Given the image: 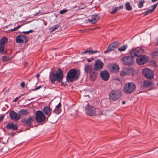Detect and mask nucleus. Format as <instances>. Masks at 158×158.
Returning <instances> with one entry per match:
<instances>
[{"label":"nucleus","mask_w":158,"mask_h":158,"mask_svg":"<svg viewBox=\"0 0 158 158\" xmlns=\"http://www.w3.org/2000/svg\"><path fill=\"white\" fill-rule=\"evenodd\" d=\"M58 72L56 71L53 72L52 73V76L51 77L50 75V78H51V82L52 84H56L55 83L56 81L59 83L61 82V85H65L64 83L62 82L63 75V72L61 69L60 68L58 69Z\"/></svg>","instance_id":"obj_1"},{"label":"nucleus","mask_w":158,"mask_h":158,"mask_svg":"<svg viewBox=\"0 0 158 158\" xmlns=\"http://www.w3.org/2000/svg\"><path fill=\"white\" fill-rule=\"evenodd\" d=\"M80 72L79 70L75 69H70L67 73L66 81L68 82H72L77 80L80 76Z\"/></svg>","instance_id":"obj_2"},{"label":"nucleus","mask_w":158,"mask_h":158,"mask_svg":"<svg viewBox=\"0 0 158 158\" xmlns=\"http://www.w3.org/2000/svg\"><path fill=\"white\" fill-rule=\"evenodd\" d=\"M130 54L131 56H126L122 58V60L124 64L128 66L131 65L135 56H138L140 55L139 52L136 50V49H132L130 51Z\"/></svg>","instance_id":"obj_3"},{"label":"nucleus","mask_w":158,"mask_h":158,"mask_svg":"<svg viewBox=\"0 0 158 158\" xmlns=\"http://www.w3.org/2000/svg\"><path fill=\"white\" fill-rule=\"evenodd\" d=\"M85 72L86 73H89V77L92 81H94L97 78L98 73L97 71L94 69L91 65L89 64L85 65L84 68Z\"/></svg>","instance_id":"obj_4"},{"label":"nucleus","mask_w":158,"mask_h":158,"mask_svg":"<svg viewBox=\"0 0 158 158\" xmlns=\"http://www.w3.org/2000/svg\"><path fill=\"white\" fill-rule=\"evenodd\" d=\"M136 50L138 51L140 55L138 56H135L137 58L136 60V61L139 65H141L145 64L148 60V57L146 56L142 55L141 53L144 52L143 50L142 49H136Z\"/></svg>","instance_id":"obj_5"},{"label":"nucleus","mask_w":158,"mask_h":158,"mask_svg":"<svg viewBox=\"0 0 158 158\" xmlns=\"http://www.w3.org/2000/svg\"><path fill=\"white\" fill-rule=\"evenodd\" d=\"M136 88L135 84L133 82H128L124 85L123 90L124 93L127 94H131L134 92Z\"/></svg>","instance_id":"obj_6"},{"label":"nucleus","mask_w":158,"mask_h":158,"mask_svg":"<svg viewBox=\"0 0 158 158\" xmlns=\"http://www.w3.org/2000/svg\"><path fill=\"white\" fill-rule=\"evenodd\" d=\"M108 96L110 101L114 102L121 97V93L118 91L112 90L109 93Z\"/></svg>","instance_id":"obj_7"},{"label":"nucleus","mask_w":158,"mask_h":158,"mask_svg":"<svg viewBox=\"0 0 158 158\" xmlns=\"http://www.w3.org/2000/svg\"><path fill=\"white\" fill-rule=\"evenodd\" d=\"M45 116L42 111L37 110L35 113V119L36 121L38 123L44 122L45 119Z\"/></svg>","instance_id":"obj_8"},{"label":"nucleus","mask_w":158,"mask_h":158,"mask_svg":"<svg viewBox=\"0 0 158 158\" xmlns=\"http://www.w3.org/2000/svg\"><path fill=\"white\" fill-rule=\"evenodd\" d=\"M7 39L5 37H2L0 40V53L1 55L6 54L7 53L6 51H4V49L5 44L7 43Z\"/></svg>","instance_id":"obj_9"},{"label":"nucleus","mask_w":158,"mask_h":158,"mask_svg":"<svg viewBox=\"0 0 158 158\" xmlns=\"http://www.w3.org/2000/svg\"><path fill=\"white\" fill-rule=\"evenodd\" d=\"M143 75L146 78L151 79L154 77V74L152 70L147 68L144 69L142 71Z\"/></svg>","instance_id":"obj_10"},{"label":"nucleus","mask_w":158,"mask_h":158,"mask_svg":"<svg viewBox=\"0 0 158 158\" xmlns=\"http://www.w3.org/2000/svg\"><path fill=\"white\" fill-rule=\"evenodd\" d=\"M85 110L87 114L89 116H93L96 114V109L89 104L86 106Z\"/></svg>","instance_id":"obj_11"},{"label":"nucleus","mask_w":158,"mask_h":158,"mask_svg":"<svg viewBox=\"0 0 158 158\" xmlns=\"http://www.w3.org/2000/svg\"><path fill=\"white\" fill-rule=\"evenodd\" d=\"M28 40L26 36L23 35H18L16 39V42L18 43H24L27 42Z\"/></svg>","instance_id":"obj_12"},{"label":"nucleus","mask_w":158,"mask_h":158,"mask_svg":"<svg viewBox=\"0 0 158 158\" xmlns=\"http://www.w3.org/2000/svg\"><path fill=\"white\" fill-rule=\"evenodd\" d=\"M9 116L10 118L15 121H17L20 119L21 116L13 110H11L9 113Z\"/></svg>","instance_id":"obj_13"},{"label":"nucleus","mask_w":158,"mask_h":158,"mask_svg":"<svg viewBox=\"0 0 158 158\" xmlns=\"http://www.w3.org/2000/svg\"><path fill=\"white\" fill-rule=\"evenodd\" d=\"M119 43V41H116L110 44L108 47L107 50L104 52V53H106L114 50L117 47Z\"/></svg>","instance_id":"obj_14"},{"label":"nucleus","mask_w":158,"mask_h":158,"mask_svg":"<svg viewBox=\"0 0 158 158\" xmlns=\"http://www.w3.org/2000/svg\"><path fill=\"white\" fill-rule=\"evenodd\" d=\"M104 64L100 60L98 59L95 62L94 65V68L95 70L99 71L101 70L103 68Z\"/></svg>","instance_id":"obj_15"},{"label":"nucleus","mask_w":158,"mask_h":158,"mask_svg":"<svg viewBox=\"0 0 158 158\" xmlns=\"http://www.w3.org/2000/svg\"><path fill=\"white\" fill-rule=\"evenodd\" d=\"M100 76L102 79L105 81L108 80L110 77V74L106 70L101 72L100 73Z\"/></svg>","instance_id":"obj_16"},{"label":"nucleus","mask_w":158,"mask_h":158,"mask_svg":"<svg viewBox=\"0 0 158 158\" xmlns=\"http://www.w3.org/2000/svg\"><path fill=\"white\" fill-rule=\"evenodd\" d=\"M141 83V86L143 88L151 87L153 85V82L148 80H144Z\"/></svg>","instance_id":"obj_17"},{"label":"nucleus","mask_w":158,"mask_h":158,"mask_svg":"<svg viewBox=\"0 0 158 158\" xmlns=\"http://www.w3.org/2000/svg\"><path fill=\"white\" fill-rule=\"evenodd\" d=\"M99 19V17L97 15L95 14L92 15V19H89V22L93 24H95L98 21Z\"/></svg>","instance_id":"obj_18"},{"label":"nucleus","mask_w":158,"mask_h":158,"mask_svg":"<svg viewBox=\"0 0 158 158\" xmlns=\"http://www.w3.org/2000/svg\"><path fill=\"white\" fill-rule=\"evenodd\" d=\"M6 127L8 129L13 130H15L18 129V127L16 125L12 123L8 124L6 125Z\"/></svg>","instance_id":"obj_19"},{"label":"nucleus","mask_w":158,"mask_h":158,"mask_svg":"<svg viewBox=\"0 0 158 158\" xmlns=\"http://www.w3.org/2000/svg\"><path fill=\"white\" fill-rule=\"evenodd\" d=\"M61 103L59 102L56 106L53 112L56 114H59L61 111Z\"/></svg>","instance_id":"obj_20"},{"label":"nucleus","mask_w":158,"mask_h":158,"mask_svg":"<svg viewBox=\"0 0 158 158\" xmlns=\"http://www.w3.org/2000/svg\"><path fill=\"white\" fill-rule=\"evenodd\" d=\"M157 5H158V3H156V4H155V5L152 6V9L151 10H148L146 11L145 12V14H144V16H146V15H148V14L154 12V11L156 7L157 6Z\"/></svg>","instance_id":"obj_21"},{"label":"nucleus","mask_w":158,"mask_h":158,"mask_svg":"<svg viewBox=\"0 0 158 158\" xmlns=\"http://www.w3.org/2000/svg\"><path fill=\"white\" fill-rule=\"evenodd\" d=\"M111 71L115 73L119 69V66L115 64H113L110 65Z\"/></svg>","instance_id":"obj_22"},{"label":"nucleus","mask_w":158,"mask_h":158,"mask_svg":"<svg viewBox=\"0 0 158 158\" xmlns=\"http://www.w3.org/2000/svg\"><path fill=\"white\" fill-rule=\"evenodd\" d=\"M33 120L32 118L31 117H30L28 119H25L24 120L23 122L26 125L30 126L31 125L32 123Z\"/></svg>","instance_id":"obj_23"},{"label":"nucleus","mask_w":158,"mask_h":158,"mask_svg":"<svg viewBox=\"0 0 158 158\" xmlns=\"http://www.w3.org/2000/svg\"><path fill=\"white\" fill-rule=\"evenodd\" d=\"M101 105L102 107H106L109 106L110 103L108 100L104 99L102 100L101 102Z\"/></svg>","instance_id":"obj_24"},{"label":"nucleus","mask_w":158,"mask_h":158,"mask_svg":"<svg viewBox=\"0 0 158 158\" xmlns=\"http://www.w3.org/2000/svg\"><path fill=\"white\" fill-rule=\"evenodd\" d=\"M43 111L45 115H48L49 113V106H44L43 109Z\"/></svg>","instance_id":"obj_25"},{"label":"nucleus","mask_w":158,"mask_h":158,"mask_svg":"<svg viewBox=\"0 0 158 158\" xmlns=\"http://www.w3.org/2000/svg\"><path fill=\"white\" fill-rule=\"evenodd\" d=\"M31 83L32 84L36 85L38 82V79H37L35 77H34L31 80Z\"/></svg>","instance_id":"obj_26"},{"label":"nucleus","mask_w":158,"mask_h":158,"mask_svg":"<svg viewBox=\"0 0 158 158\" xmlns=\"http://www.w3.org/2000/svg\"><path fill=\"white\" fill-rule=\"evenodd\" d=\"M27 114V111L26 110L22 109L19 111V114L21 115H24Z\"/></svg>","instance_id":"obj_27"},{"label":"nucleus","mask_w":158,"mask_h":158,"mask_svg":"<svg viewBox=\"0 0 158 158\" xmlns=\"http://www.w3.org/2000/svg\"><path fill=\"white\" fill-rule=\"evenodd\" d=\"M59 27L60 25L58 24H56L54 26L50 28V32L51 33L56 30Z\"/></svg>","instance_id":"obj_28"},{"label":"nucleus","mask_w":158,"mask_h":158,"mask_svg":"<svg viewBox=\"0 0 158 158\" xmlns=\"http://www.w3.org/2000/svg\"><path fill=\"white\" fill-rule=\"evenodd\" d=\"M125 7L126 9L127 10H132V6L130 5L129 2H127L125 4Z\"/></svg>","instance_id":"obj_29"},{"label":"nucleus","mask_w":158,"mask_h":158,"mask_svg":"<svg viewBox=\"0 0 158 158\" xmlns=\"http://www.w3.org/2000/svg\"><path fill=\"white\" fill-rule=\"evenodd\" d=\"M127 48V45H123L118 48V50L119 52L124 51Z\"/></svg>","instance_id":"obj_30"},{"label":"nucleus","mask_w":158,"mask_h":158,"mask_svg":"<svg viewBox=\"0 0 158 158\" xmlns=\"http://www.w3.org/2000/svg\"><path fill=\"white\" fill-rule=\"evenodd\" d=\"M58 119L57 118H55L54 119L53 117H51L50 118V122L52 123H55L57 121Z\"/></svg>","instance_id":"obj_31"},{"label":"nucleus","mask_w":158,"mask_h":158,"mask_svg":"<svg viewBox=\"0 0 158 158\" xmlns=\"http://www.w3.org/2000/svg\"><path fill=\"white\" fill-rule=\"evenodd\" d=\"M97 112L98 115H105V113H103V111L98 109H96V112Z\"/></svg>","instance_id":"obj_32"},{"label":"nucleus","mask_w":158,"mask_h":158,"mask_svg":"<svg viewBox=\"0 0 158 158\" xmlns=\"http://www.w3.org/2000/svg\"><path fill=\"white\" fill-rule=\"evenodd\" d=\"M145 2L144 0H142L139 1V4L138 5V7L139 8H141L143 6V5Z\"/></svg>","instance_id":"obj_33"},{"label":"nucleus","mask_w":158,"mask_h":158,"mask_svg":"<svg viewBox=\"0 0 158 158\" xmlns=\"http://www.w3.org/2000/svg\"><path fill=\"white\" fill-rule=\"evenodd\" d=\"M97 52H99V51H93V50H88V53L89 54V55L92 54L94 53H95Z\"/></svg>","instance_id":"obj_34"},{"label":"nucleus","mask_w":158,"mask_h":158,"mask_svg":"<svg viewBox=\"0 0 158 158\" xmlns=\"http://www.w3.org/2000/svg\"><path fill=\"white\" fill-rule=\"evenodd\" d=\"M151 55L152 57L158 56V51H155L151 53Z\"/></svg>","instance_id":"obj_35"},{"label":"nucleus","mask_w":158,"mask_h":158,"mask_svg":"<svg viewBox=\"0 0 158 158\" xmlns=\"http://www.w3.org/2000/svg\"><path fill=\"white\" fill-rule=\"evenodd\" d=\"M2 59L4 61H8L10 60V57L6 56H4Z\"/></svg>","instance_id":"obj_36"},{"label":"nucleus","mask_w":158,"mask_h":158,"mask_svg":"<svg viewBox=\"0 0 158 158\" xmlns=\"http://www.w3.org/2000/svg\"><path fill=\"white\" fill-rule=\"evenodd\" d=\"M68 10L67 9H64L63 10H61L59 12V13L60 14H62L67 12Z\"/></svg>","instance_id":"obj_37"},{"label":"nucleus","mask_w":158,"mask_h":158,"mask_svg":"<svg viewBox=\"0 0 158 158\" xmlns=\"http://www.w3.org/2000/svg\"><path fill=\"white\" fill-rule=\"evenodd\" d=\"M127 74V73L124 71H122L120 73V75L121 77H124Z\"/></svg>","instance_id":"obj_38"},{"label":"nucleus","mask_w":158,"mask_h":158,"mask_svg":"<svg viewBox=\"0 0 158 158\" xmlns=\"http://www.w3.org/2000/svg\"><path fill=\"white\" fill-rule=\"evenodd\" d=\"M33 32L32 30H30L29 31H24L22 32L23 33L25 34H28L31 32Z\"/></svg>","instance_id":"obj_39"},{"label":"nucleus","mask_w":158,"mask_h":158,"mask_svg":"<svg viewBox=\"0 0 158 158\" xmlns=\"http://www.w3.org/2000/svg\"><path fill=\"white\" fill-rule=\"evenodd\" d=\"M118 11V10L115 7L111 12L110 13L111 14H113L115 13Z\"/></svg>","instance_id":"obj_40"},{"label":"nucleus","mask_w":158,"mask_h":158,"mask_svg":"<svg viewBox=\"0 0 158 158\" xmlns=\"http://www.w3.org/2000/svg\"><path fill=\"white\" fill-rule=\"evenodd\" d=\"M4 118V114H2L0 117V122L2 121Z\"/></svg>","instance_id":"obj_41"},{"label":"nucleus","mask_w":158,"mask_h":158,"mask_svg":"<svg viewBox=\"0 0 158 158\" xmlns=\"http://www.w3.org/2000/svg\"><path fill=\"white\" fill-rule=\"evenodd\" d=\"M77 115V112L76 111H75L73 112V113L71 114V115L73 116H76Z\"/></svg>","instance_id":"obj_42"},{"label":"nucleus","mask_w":158,"mask_h":158,"mask_svg":"<svg viewBox=\"0 0 158 158\" xmlns=\"http://www.w3.org/2000/svg\"><path fill=\"white\" fill-rule=\"evenodd\" d=\"M41 87H42V86H39L36 87L35 88V89H32V90H35L37 89H40Z\"/></svg>","instance_id":"obj_43"},{"label":"nucleus","mask_w":158,"mask_h":158,"mask_svg":"<svg viewBox=\"0 0 158 158\" xmlns=\"http://www.w3.org/2000/svg\"><path fill=\"white\" fill-rule=\"evenodd\" d=\"M94 58H91V59H87V60L88 61V62H91V61L92 60H94Z\"/></svg>","instance_id":"obj_44"},{"label":"nucleus","mask_w":158,"mask_h":158,"mask_svg":"<svg viewBox=\"0 0 158 158\" xmlns=\"http://www.w3.org/2000/svg\"><path fill=\"white\" fill-rule=\"evenodd\" d=\"M21 86H22V87H24L25 86V83L24 82H22L20 84Z\"/></svg>","instance_id":"obj_45"},{"label":"nucleus","mask_w":158,"mask_h":158,"mask_svg":"<svg viewBox=\"0 0 158 158\" xmlns=\"http://www.w3.org/2000/svg\"><path fill=\"white\" fill-rule=\"evenodd\" d=\"M85 7V6L84 5L83 6H79L78 7L79 8V9H84Z\"/></svg>","instance_id":"obj_46"},{"label":"nucleus","mask_w":158,"mask_h":158,"mask_svg":"<svg viewBox=\"0 0 158 158\" xmlns=\"http://www.w3.org/2000/svg\"><path fill=\"white\" fill-rule=\"evenodd\" d=\"M16 30H17L16 29L15 27L13 29H12L10 30V31H15Z\"/></svg>","instance_id":"obj_47"},{"label":"nucleus","mask_w":158,"mask_h":158,"mask_svg":"<svg viewBox=\"0 0 158 158\" xmlns=\"http://www.w3.org/2000/svg\"><path fill=\"white\" fill-rule=\"evenodd\" d=\"M21 25H19L17 26V27H15L16 29L17 30V29H19L21 27Z\"/></svg>","instance_id":"obj_48"},{"label":"nucleus","mask_w":158,"mask_h":158,"mask_svg":"<svg viewBox=\"0 0 158 158\" xmlns=\"http://www.w3.org/2000/svg\"><path fill=\"white\" fill-rule=\"evenodd\" d=\"M88 50H86V51H85L84 52H82L81 53V54H85V53H88Z\"/></svg>","instance_id":"obj_49"},{"label":"nucleus","mask_w":158,"mask_h":158,"mask_svg":"<svg viewBox=\"0 0 158 158\" xmlns=\"http://www.w3.org/2000/svg\"><path fill=\"white\" fill-rule=\"evenodd\" d=\"M18 97H16L13 101V102H16L17 100H18Z\"/></svg>","instance_id":"obj_50"},{"label":"nucleus","mask_w":158,"mask_h":158,"mask_svg":"<svg viewBox=\"0 0 158 158\" xmlns=\"http://www.w3.org/2000/svg\"><path fill=\"white\" fill-rule=\"evenodd\" d=\"M156 44L157 45H158V37L156 39Z\"/></svg>","instance_id":"obj_51"},{"label":"nucleus","mask_w":158,"mask_h":158,"mask_svg":"<svg viewBox=\"0 0 158 158\" xmlns=\"http://www.w3.org/2000/svg\"><path fill=\"white\" fill-rule=\"evenodd\" d=\"M37 77H36V78H37V79H39V76H40V74H37L36 76Z\"/></svg>","instance_id":"obj_52"},{"label":"nucleus","mask_w":158,"mask_h":158,"mask_svg":"<svg viewBox=\"0 0 158 158\" xmlns=\"http://www.w3.org/2000/svg\"><path fill=\"white\" fill-rule=\"evenodd\" d=\"M119 7L120 9H121L123 7V6H119Z\"/></svg>","instance_id":"obj_53"},{"label":"nucleus","mask_w":158,"mask_h":158,"mask_svg":"<svg viewBox=\"0 0 158 158\" xmlns=\"http://www.w3.org/2000/svg\"><path fill=\"white\" fill-rule=\"evenodd\" d=\"M116 9L118 10H120V9L119 7H116Z\"/></svg>","instance_id":"obj_54"},{"label":"nucleus","mask_w":158,"mask_h":158,"mask_svg":"<svg viewBox=\"0 0 158 158\" xmlns=\"http://www.w3.org/2000/svg\"><path fill=\"white\" fill-rule=\"evenodd\" d=\"M126 102L125 101H123L122 102V103L123 104H124Z\"/></svg>","instance_id":"obj_55"},{"label":"nucleus","mask_w":158,"mask_h":158,"mask_svg":"<svg viewBox=\"0 0 158 158\" xmlns=\"http://www.w3.org/2000/svg\"><path fill=\"white\" fill-rule=\"evenodd\" d=\"M157 0H152V2H154Z\"/></svg>","instance_id":"obj_56"},{"label":"nucleus","mask_w":158,"mask_h":158,"mask_svg":"<svg viewBox=\"0 0 158 158\" xmlns=\"http://www.w3.org/2000/svg\"><path fill=\"white\" fill-rule=\"evenodd\" d=\"M156 153L158 154V148H157V150L156 151Z\"/></svg>","instance_id":"obj_57"},{"label":"nucleus","mask_w":158,"mask_h":158,"mask_svg":"<svg viewBox=\"0 0 158 158\" xmlns=\"http://www.w3.org/2000/svg\"><path fill=\"white\" fill-rule=\"evenodd\" d=\"M38 14V13H36L35 14V15H35V16H36V15H37V14Z\"/></svg>","instance_id":"obj_58"},{"label":"nucleus","mask_w":158,"mask_h":158,"mask_svg":"<svg viewBox=\"0 0 158 158\" xmlns=\"http://www.w3.org/2000/svg\"><path fill=\"white\" fill-rule=\"evenodd\" d=\"M34 98H31V99H30L29 100H32V99H33Z\"/></svg>","instance_id":"obj_59"},{"label":"nucleus","mask_w":158,"mask_h":158,"mask_svg":"<svg viewBox=\"0 0 158 158\" xmlns=\"http://www.w3.org/2000/svg\"><path fill=\"white\" fill-rule=\"evenodd\" d=\"M131 69V68H129V69H128V70H130Z\"/></svg>","instance_id":"obj_60"},{"label":"nucleus","mask_w":158,"mask_h":158,"mask_svg":"<svg viewBox=\"0 0 158 158\" xmlns=\"http://www.w3.org/2000/svg\"><path fill=\"white\" fill-rule=\"evenodd\" d=\"M95 29H96V28H94L93 29V30H95Z\"/></svg>","instance_id":"obj_61"},{"label":"nucleus","mask_w":158,"mask_h":158,"mask_svg":"<svg viewBox=\"0 0 158 158\" xmlns=\"http://www.w3.org/2000/svg\"><path fill=\"white\" fill-rule=\"evenodd\" d=\"M50 111H51V109L50 108Z\"/></svg>","instance_id":"obj_62"},{"label":"nucleus","mask_w":158,"mask_h":158,"mask_svg":"<svg viewBox=\"0 0 158 158\" xmlns=\"http://www.w3.org/2000/svg\"><path fill=\"white\" fill-rule=\"evenodd\" d=\"M27 63H26V64L27 65Z\"/></svg>","instance_id":"obj_63"},{"label":"nucleus","mask_w":158,"mask_h":158,"mask_svg":"<svg viewBox=\"0 0 158 158\" xmlns=\"http://www.w3.org/2000/svg\"><path fill=\"white\" fill-rule=\"evenodd\" d=\"M157 85H158V83L157 84Z\"/></svg>","instance_id":"obj_64"}]
</instances>
